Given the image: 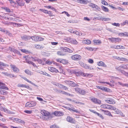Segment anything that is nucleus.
Here are the masks:
<instances>
[{
  "label": "nucleus",
  "instance_id": "f257e3e1",
  "mask_svg": "<svg viewBox=\"0 0 128 128\" xmlns=\"http://www.w3.org/2000/svg\"><path fill=\"white\" fill-rule=\"evenodd\" d=\"M40 113L44 116H42V118L45 120H50L52 118V115L48 112L43 110H42Z\"/></svg>",
  "mask_w": 128,
  "mask_h": 128
},
{
  "label": "nucleus",
  "instance_id": "f03ea898",
  "mask_svg": "<svg viewBox=\"0 0 128 128\" xmlns=\"http://www.w3.org/2000/svg\"><path fill=\"white\" fill-rule=\"evenodd\" d=\"M36 102L31 101L28 102L25 105V106L26 107H31L36 106Z\"/></svg>",
  "mask_w": 128,
  "mask_h": 128
},
{
  "label": "nucleus",
  "instance_id": "7ed1b4c3",
  "mask_svg": "<svg viewBox=\"0 0 128 128\" xmlns=\"http://www.w3.org/2000/svg\"><path fill=\"white\" fill-rule=\"evenodd\" d=\"M71 58L74 60L78 61L81 59V57L80 55L76 54L72 56H71Z\"/></svg>",
  "mask_w": 128,
  "mask_h": 128
},
{
  "label": "nucleus",
  "instance_id": "20e7f679",
  "mask_svg": "<svg viewBox=\"0 0 128 128\" xmlns=\"http://www.w3.org/2000/svg\"><path fill=\"white\" fill-rule=\"evenodd\" d=\"M74 89L76 91L77 93H80L82 95L88 92H87L78 88H75Z\"/></svg>",
  "mask_w": 128,
  "mask_h": 128
},
{
  "label": "nucleus",
  "instance_id": "39448f33",
  "mask_svg": "<svg viewBox=\"0 0 128 128\" xmlns=\"http://www.w3.org/2000/svg\"><path fill=\"white\" fill-rule=\"evenodd\" d=\"M30 36L24 35L21 36L22 39L24 40L27 41L30 40Z\"/></svg>",
  "mask_w": 128,
  "mask_h": 128
},
{
  "label": "nucleus",
  "instance_id": "423d86ee",
  "mask_svg": "<svg viewBox=\"0 0 128 128\" xmlns=\"http://www.w3.org/2000/svg\"><path fill=\"white\" fill-rule=\"evenodd\" d=\"M106 102L110 104H114L115 103V102L113 100L112 98H108L105 100Z\"/></svg>",
  "mask_w": 128,
  "mask_h": 128
},
{
  "label": "nucleus",
  "instance_id": "0eeeda50",
  "mask_svg": "<svg viewBox=\"0 0 128 128\" xmlns=\"http://www.w3.org/2000/svg\"><path fill=\"white\" fill-rule=\"evenodd\" d=\"M48 69L50 71L52 72H55L56 73L59 72L58 70L52 67H48Z\"/></svg>",
  "mask_w": 128,
  "mask_h": 128
},
{
  "label": "nucleus",
  "instance_id": "6e6552de",
  "mask_svg": "<svg viewBox=\"0 0 128 128\" xmlns=\"http://www.w3.org/2000/svg\"><path fill=\"white\" fill-rule=\"evenodd\" d=\"M10 66L14 72L18 73L19 71V70L14 66L11 64Z\"/></svg>",
  "mask_w": 128,
  "mask_h": 128
},
{
  "label": "nucleus",
  "instance_id": "1a4fd4ad",
  "mask_svg": "<svg viewBox=\"0 0 128 128\" xmlns=\"http://www.w3.org/2000/svg\"><path fill=\"white\" fill-rule=\"evenodd\" d=\"M66 120L68 122L72 123H74L75 122L74 120L70 116H68L66 118Z\"/></svg>",
  "mask_w": 128,
  "mask_h": 128
},
{
  "label": "nucleus",
  "instance_id": "9d476101",
  "mask_svg": "<svg viewBox=\"0 0 128 128\" xmlns=\"http://www.w3.org/2000/svg\"><path fill=\"white\" fill-rule=\"evenodd\" d=\"M54 114V115L57 116H61L63 115L64 114L62 112L59 111H55Z\"/></svg>",
  "mask_w": 128,
  "mask_h": 128
},
{
  "label": "nucleus",
  "instance_id": "9b49d317",
  "mask_svg": "<svg viewBox=\"0 0 128 128\" xmlns=\"http://www.w3.org/2000/svg\"><path fill=\"white\" fill-rule=\"evenodd\" d=\"M94 103L96 104H101V101L96 98H93L91 99V100Z\"/></svg>",
  "mask_w": 128,
  "mask_h": 128
},
{
  "label": "nucleus",
  "instance_id": "f8f14e48",
  "mask_svg": "<svg viewBox=\"0 0 128 128\" xmlns=\"http://www.w3.org/2000/svg\"><path fill=\"white\" fill-rule=\"evenodd\" d=\"M16 1L19 6H24V3L22 0H16Z\"/></svg>",
  "mask_w": 128,
  "mask_h": 128
},
{
  "label": "nucleus",
  "instance_id": "ddd939ff",
  "mask_svg": "<svg viewBox=\"0 0 128 128\" xmlns=\"http://www.w3.org/2000/svg\"><path fill=\"white\" fill-rule=\"evenodd\" d=\"M100 110L101 111H102L104 112V114H105L107 115H108L109 116H112V115L110 113V112L109 111H108L107 110H103L101 109Z\"/></svg>",
  "mask_w": 128,
  "mask_h": 128
},
{
  "label": "nucleus",
  "instance_id": "4468645a",
  "mask_svg": "<svg viewBox=\"0 0 128 128\" xmlns=\"http://www.w3.org/2000/svg\"><path fill=\"white\" fill-rule=\"evenodd\" d=\"M76 73H77L79 76L81 75L84 76H88L87 74H85L81 71H79L77 72H76Z\"/></svg>",
  "mask_w": 128,
  "mask_h": 128
},
{
  "label": "nucleus",
  "instance_id": "2eb2a0df",
  "mask_svg": "<svg viewBox=\"0 0 128 128\" xmlns=\"http://www.w3.org/2000/svg\"><path fill=\"white\" fill-rule=\"evenodd\" d=\"M2 66H8L6 64H5L4 63L0 62V70H4Z\"/></svg>",
  "mask_w": 128,
  "mask_h": 128
},
{
  "label": "nucleus",
  "instance_id": "dca6fc26",
  "mask_svg": "<svg viewBox=\"0 0 128 128\" xmlns=\"http://www.w3.org/2000/svg\"><path fill=\"white\" fill-rule=\"evenodd\" d=\"M98 65L99 66H102L104 67H106V65L104 62H100L98 63Z\"/></svg>",
  "mask_w": 128,
  "mask_h": 128
},
{
  "label": "nucleus",
  "instance_id": "f3484780",
  "mask_svg": "<svg viewBox=\"0 0 128 128\" xmlns=\"http://www.w3.org/2000/svg\"><path fill=\"white\" fill-rule=\"evenodd\" d=\"M70 86L72 87H76L78 86V84L72 81H71L70 84Z\"/></svg>",
  "mask_w": 128,
  "mask_h": 128
},
{
  "label": "nucleus",
  "instance_id": "a211bd4d",
  "mask_svg": "<svg viewBox=\"0 0 128 128\" xmlns=\"http://www.w3.org/2000/svg\"><path fill=\"white\" fill-rule=\"evenodd\" d=\"M32 39L33 41H38V36H30V39Z\"/></svg>",
  "mask_w": 128,
  "mask_h": 128
},
{
  "label": "nucleus",
  "instance_id": "6ab92c4d",
  "mask_svg": "<svg viewBox=\"0 0 128 128\" xmlns=\"http://www.w3.org/2000/svg\"><path fill=\"white\" fill-rule=\"evenodd\" d=\"M15 121L17 123L20 122L23 123L24 124L25 123V122L24 121L22 120H21L18 118H16V119H15Z\"/></svg>",
  "mask_w": 128,
  "mask_h": 128
},
{
  "label": "nucleus",
  "instance_id": "aec40b11",
  "mask_svg": "<svg viewBox=\"0 0 128 128\" xmlns=\"http://www.w3.org/2000/svg\"><path fill=\"white\" fill-rule=\"evenodd\" d=\"M119 35L124 36H128V33L124 32V33H121L119 34Z\"/></svg>",
  "mask_w": 128,
  "mask_h": 128
},
{
  "label": "nucleus",
  "instance_id": "412c9836",
  "mask_svg": "<svg viewBox=\"0 0 128 128\" xmlns=\"http://www.w3.org/2000/svg\"><path fill=\"white\" fill-rule=\"evenodd\" d=\"M101 8L105 12H108L109 11V10L108 9L104 6H101Z\"/></svg>",
  "mask_w": 128,
  "mask_h": 128
},
{
  "label": "nucleus",
  "instance_id": "4be33fe9",
  "mask_svg": "<svg viewBox=\"0 0 128 128\" xmlns=\"http://www.w3.org/2000/svg\"><path fill=\"white\" fill-rule=\"evenodd\" d=\"M18 86L19 87H24L27 89H29L30 88L28 86L23 84H18Z\"/></svg>",
  "mask_w": 128,
  "mask_h": 128
},
{
  "label": "nucleus",
  "instance_id": "5701e85b",
  "mask_svg": "<svg viewBox=\"0 0 128 128\" xmlns=\"http://www.w3.org/2000/svg\"><path fill=\"white\" fill-rule=\"evenodd\" d=\"M83 68L86 69H88L90 70L93 69V68L91 66H90L89 65L85 64Z\"/></svg>",
  "mask_w": 128,
  "mask_h": 128
},
{
  "label": "nucleus",
  "instance_id": "b1692460",
  "mask_svg": "<svg viewBox=\"0 0 128 128\" xmlns=\"http://www.w3.org/2000/svg\"><path fill=\"white\" fill-rule=\"evenodd\" d=\"M77 2H78L86 4V1L84 0H76Z\"/></svg>",
  "mask_w": 128,
  "mask_h": 128
},
{
  "label": "nucleus",
  "instance_id": "393cba45",
  "mask_svg": "<svg viewBox=\"0 0 128 128\" xmlns=\"http://www.w3.org/2000/svg\"><path fill=\"white\" fill-rule=\"evenodd\" d=\"M93 42L94 43V44H98L102 43L101 41L99 40H94Z\"/></svg>",
  "mask_w": 128,
  "mask_h": 128
},
{
  "label": "nucleus",
  "instance_id": "a878e982",
  "mask_svg": "<svg viewBox=\"0 0 128 128\" xmlns=\"http://www.w3.org/2000/svg\"><path fill=\"white\" fill-rule=\"evenodd\" d=\"M37 62L38 63L42 65H44L45 64V63H44V61L42 60L38 59H37Z\"/></svg>",
  "mask_w": 128,
  "mask_h": 128
},
{
  "label": "nucleus",
  "instance_id": "bb28decb",
  "mask_svg": "<svg viewBox=\"0 0 128 128\" xmlns=\"http://www.w3.org/2000/svg\"><path fill=\"white\" fill-rule=\"evenodd\" d=\"M4 86L5 85H3L2 84H1L0 86V88L1 89H5L8 90V88L6 86Z\"/></svg>",
  "mask_w": 128,
  "mask_h": 128
},
{
  "label": "nucleus",
  "instance_id": "cd10ccee",
  "mask_svg": "<svg viewBox=\"0 0 128 128\" xmlns=\"http://www.w3.org/2000/svg\"><path fill=\"white\" fill-rule=\"evenodd\" d=\"M123 68V66H119L118 67H115V68L118 71L121 72L122 70H121V69Z\"/></svg>",
  "mask_w": 128,
  "mask_h": 128
},
{
  "label": "nucleus",
  "instance_id": "c85d7f7f",
  "mask_svg": "<svg viewBox=\"0 0 128 128\" xmlns=\"http://www.w3.org/2000/svg\"><path fill=\"white\" fill-rule=\"evenodd\" d=\"M100 19H101L102 21H104L110 20H111L110 18H101Z\"/></svg>",
  "mask_w": 128,
  "mask_h": 128
},
{
  "label": "nucleus",
  "instance_id": "c756f323",
  "mask_svg": "<svg viewBox=\"0 0 128 128\" xmlns=\"http://www.w3.org/2000/svg\"><path fill=\"white\" fill-rule=\"evenodd\" d=\"M1 91L0 94H1L6 95L8 94V92L4 90H1Z\"/></svg>",
  "mask_w": 128,
  "mask_h": 128
},
{
  "label": "nucleus",
  "instance_id": "7c9ffc66",
  "mask_svg": "<svg viewBox=\"0 0 128 128\" xmlns=\"http://www.w3.org/2000/svg\"><path fill=\"white\" fill-rule=\"evenodd\" d=\"M102 90L107 92H109L110 90V89L105 87H103Z\"/></svg>",
  "mask_w": 128,
  "mask_h": 128
},
{
  "label": "nucleus",
  "instance_id": "2f4dec72",
  "mask_svg": "<svg viewBox=\"0 0 128 128\" xmlns=\"http://www.w3.org/2000/svg\"><path fill=\"white\" fill-rule=\"evenodd\" d=\"M68 110L70 111H73L74 112H76V113H79V112L77 110H74L73 109H72L70 108H68Z\"/></svg>",
  "mask_w": 128,
  "mask_h": 128
},
{
  "label": "nucleus",
  "instance_id": "473e14b6",
  "mask_svg": "<svg viewBox=\"0 0 128 128\" xmlns=\"http://www.w3.org/2000/svg\"><path fill=\"white\" fill-rule=\"evenodd\" d=\"M88 5L90 6L91 7L93 8H94L95 6L96 5V4L92 3H90Z\"/></svg>",
  "mask_w": 128,
  "mask_h": 128
},
{
  "label": "nucleus",
  "instance_id": "72a5a7b5",
  "mask_svg": "<svg viewBox=\"0 0 128 128\" xmlns=\"http://www.w3.org/2000/svg\"><path fill=\"white\" fill-rule=\"evenodd\" d=\"M121 72L122 74L128 77V72H127L124 70H122Z\"/></svg>",
  "mask_w": 128,
  "mask_h": 128
},
{
  "label": "nucleus",
  "instance_id": "f704fd0d",
  "mask_svg": "<svg viewBox=\"0 0 128 128\" xmlns=\"http://www.w3.org/2000/svg\"><path fill=\"white\" fill-rule=\"evenodd\" d=\"M102 3L105 5H108V3L104 0H102Z\"/></svg>",
  "mask_w": 128,
  "mask_h": 128
},
{
  "label": "nucleus",
  "instance_id": "c9c22d12",
  "mask_svg": "<svg viewBox=\"0 0 128 128\" xmlns=\"http://www.w3.org/2000/svg\"><path fill=\"white\" fill-rule=\"evenodd\" d=\"M116 38H109L108 39L109 40H110L112 42H115V39Z\"/></svg>",
  "mask_w": 128,
  "mask_h": 128
},
{
  "label": "nucleus",
  "instance_id": "e433bc0d",
  "mask_svg": "<svg viewBox=\"0 0 128 128\" xmlns=\"http://www.w3.org/2000/svg\"><path fill=\"white\" fill-rule=\"evenodd\" d=\"M25 72L27 74L31 75V72L28 70H25Z\"/></svg>",
  "mask_w": 128,
  "mask_h": 128
},
{
  "label": "nucleus",
  "instance_id": "4c0bfd02",
  "mask_svg": "<svg viewBox=\"0 0 128 128\" xmlns=\"http://www.w3.org/2000/svg\"><path fill=\"white\" fill-rule=\"evenodd\" d=\"M84 42L88 44H90L91 43V41L89 40H84Z\"/></svg>",
  "mask_w": 128,
  "mask_h": 128
},
{
  "label": "nucleus",
  "instance_id": "58836bf2",
  "mask_svg": "<svg viewBox=\"0 0 128 128\" xmlns=\"http://www.w3.org/2000/svg\"><path fill=\"white\" fill-rule=\"evenodd\" d=\"M38 41H43L44 38L38 36Z\"/></svg>",
  "mask_w": 128,
  "mask_h": 128
},
{
  "label": "nucleus",
  "instance_id": "ea45409f",
  "mask_svg": "<svg viewBox=\"0 0 128 128\" xmlns=\"http://www.w3.org/2000/svg\"><path fill=\"white\" fill-rule=\"evenodd\" d=\"M57 54L58 55L61 56H63L65 55L64 54L62 53L60 51H58L57 52Z\"/></svg>",
  "mask_w": 128,
  "mask_h": 128
},
{
  "label": "nucleus",
  "instance_id": "a19ab883",
  "mask_svg": "<svg viewBox=\"0 0 128 128\" xmlns=\"http://www.w3.org/2000/svg\"><path fill=\"white\" fill-rule=\"evenodd\" d=\"M115 39L116 40H115V42H121V39L120 38H116Z\"/></svg>",
  "mask_w": 128,
  "mask_h": 128
},
{
  "label": "nucleus",
  "instance_id": "79ce46f5",
  "mask_svg": "<svg viewBox=\"0 0 128 128\" xmlns=\"http://www.w3.org/2000/svg\"><path fill=\"white\" fill-rule=\"evenodd\" d=\"M36 48H44V47L42 45H40L38 44L36 46Z\"/></svg>",
  "mask_w": 128,
  "mask_h": 128
},
{
  "label": "nucleus",
  "instance_id": "37998d69",
  "mask_svg": "<svg viewBox=\"0 0 128 128\" xmlns=\"http://www.w3.org/2000/svg\"><path fill=\"white\" fill-rule=\"evenodd\" d=\"M52 61H50V60H48L46 61V63L48 64H51L52 63Z\"/></svg>",
  "mask_w": 128,
  "mask_h": 128
},
{
  "label": "nucleus",
  "instance_id": "c03bdc74",
  "mask_svg": "<svg viewBox=\"0 0 128 128\" xmlns=\"http://www.w3.org/2000/svg\"><path fill=\"white\" fill-rule=\"evenodd\" d=\"M2 110H1L2 111H4L5 112H7L8 109L6 108H3L2 107L1 108Z\"/></svg>",
  "mask_w": 128,
  "mask_h": 128
},
{
  "label": "nucleus",
  "instance_id": "a18cd8bd",
  "mask_svg": "<svg viewBox=\"0 0 128 128\" xmlns=\"http://www.w3.org/2000/svg\"><path fill=\"white\" fill-rule=\"evenodd\" d=\"M0 31L4 32H6L8 33V31L5 30L4 28H2L1 27H0Z\"/></svg>",
  "mask_w": 128,
  "mask_h": 128
},
{
  "label": "nucleus",
  "instance_id": "49530a36",
  "mask_svg": "<svg viewBox=\"0 0 128 128\" xmlns=\"http://www.w3.org/2000/svg\"><path fill=\"white\" fill-rule=\"evenodd\" d=\"M50 128H59V127L57 126H56L55 125H53L52 126H50Z\"/></svg>",
  "mask_w": 128,
  "mask_h": 128
},
{
  "label": "nucleus",
  "instance_id": "de8ad7c7",
  "mask_svg": "<svg viewBox=\"0 0 128 128\" xmlns=\"http://www.w3.org/2000/svg\"><path fill=\"white\" fill-rule=\"evenodd\" d=\"M24 112L28 114H31L32 112V111L31 110H25Z\"/></svg>",
  "mask_w": 128,
  "mask_h": 128
},
{
  "label": "nucleus",
  "instance_id": "09e8293b",
  "mask_svg": "<svg viewBox=\"0 0 128 128\" xmlns=\"http://www.w3.org/2000/svg\"><path fill=\"white\" fill-rule=\"evenodd\" d=\"M112 24L116 26L119 27L120 26V24L119 23H114Z\"/></svg>",
  "mask_w": 128,
  "mask_h": 128
},
{
  "label": "nucleus",
  "instance_id": "8fccbe9b",
  "mask_svg": "<svg viewBox=\"0 0 128 128\" xmlns=\"http://www.w3.org/2000/svg\"><path fill=\"white\" fill-rule=\"evenodd\" d=\"M86 48L87 50H90V51H92L93 50H94L92 48L90 47H86Z\"/></svg>",
  "mask_w": 128,
  "mask_h": 128
},
{
  "label": "nucleus",
  "instance_id": "3c124183",
  "mask_svg": "<svg viewBox=\"0 0 128 128\" xmlns=\"http://www.w3.org/2000/svg\"><path fill=\"white\" fill-rule=\"evenodd\" d=\"M94 8H95L98 11H100V8L99 7V6H98L96 5Z\"/></svg>",
  "mask_w": 128,
  "mask_h": 128
},
{
  "label": "nucleus",
  "instance_id": "603ef678",
  "mask_svg": "<svg viewBox=\"0 0 128 128\" xmlns=\"http://www.w3.org/2000/svg\"><path fill=\"white\" fill-rule=\"evenodd\" d=\"M72 42L73 44H77L78 43L76 40L74 39H73Z\"/></svg>",
  "mask_w": 128,
  "mask_h": 128
},
{
  "label": "nucleus",
  "instance_id": "864d4df0",
  "mask_svg": "<svg viewBox=\"0 0 128 128\" xmlns=\"http://www.w3.org/2000/svg\"><path fill=\"white\" fill-rule=\"evenodd\" d=\"M4 9L7 12H11L9 8L6 7L4 8Z\"/></svg>",
  "mask_w": 128,
  "mask_h": 128
},
{
  "label": "nucleus",
  "instance_id": "5fc2aeb1",
  "mask_svg": "<svg viewBox=\"0 0 128 128\" xmlns=\"http://www.w3.org/2000/svg\"><path fill=\"white\" fill-rule=\"evenodd\" d=\"M71 81L70 80H66L64 81V82L66 84L70 85Z\"/></svg>",
  "mask_w": 128,
  "mask_h": 128
},
{
  "label": "nucleus",
  "instance_id": "6e6d98bb",
  "mask_svg": "<svg viewBox=\"0 0 128 128\" xmlns=\"http://www.w3.org/2000/svg\"><path fill=\"white\" fill-rule=\"evenodd\" d=\"M120 60H122L123 61H128V60L127 59L125 58H120Z\"/></svg>",
  "mask_w": 128,
  "mask_h": 128
},
{
  "label": "nucleus",
  "instance_id": "4d7b16f0",
  "mask_svg": "<svg viewBox=\"0 0 128 128\" xmlns=\"http://www.w3.org/2000/svg\"><path fill=\"white\" fill-rule=\"evenodd\" d=\"M61 61V62L63 64H65L66 63V62H66V60H65L64 59H62V60Z\"/></svg>",
  "mask_w": 128,
  "mask_h": 128
},
{
  "label": "nucleus",
  "instance_id": "13d9d810",
  "mask_svg": "<svg viewBox=\"0 0 128 128\" xmlns=\"http://www.w3.org/2000/svg\"><path fill=\"white\" fill-rule=\"evenodd\" d=\"M96 114L99 116L100 118H101L102 119H103L104 118L103 116L101 114L97 112Z\"/></svg>",
  "mask_w": 128,
  "mask_h": 128
},
{
  "label": "nucleus",
  "instance_id": "bf43d9fd",
  "mask_svg": "<svg viewBox=\"0 0 128 128\" xmlns=\"http://www.w3.org/2000/svg\"><path fill=\"white\" fill-rule=\"evenodd\" d=\"M88 62L90 63L93 64L94 63L93 60L92 59H89L88 60Z\"/></svg>",
  "mask_w": 128,
  "mask_h": 128
},
{
  "label": "nucleus",
  "instance_id": "052dcab7",
  "mask_svg": "<svg viewBox=\"0 0 128 128\" xmlns=\"http://www.w3.org/2000/svg\"><path fill=\"white\" fill-rule=\"evenodd\" d=\"M52 83L53 84L56 86H59V84L58 83H56L55 82H53Z\"/></svg>",
  "mask_w": 128,
  "mask_h": 128
},
{
  "label": "nucleus",
  "instance_id": "680f3d73",
  "mask_svg": "<svg viewBox=\"0 0 128 128\" xmlns=\"http://www.w3.org/2000/svg\"><path fill=\"white\" fill-rule=\"evenodd\" d=\"M10 1V3L12 4H15V2L14 0H8Z\"/></svg>",
  "mask_w": 128,
  "mask_h": 128
},
{
  "label": "nucleus",
  "instance_id": "e2e57ef3",
  "mask_svg": "<svg viewBox=\"0 0 128 128\" xmlns=\"http://www.w3.org/2000/svg\"><path fill=\"white\" fill-rule=\"evenodd\" d=\"M107 104H103L101 105V107L102 108H106V107Z\"/></svg>",
  "mask_w": 128,
  "mask_h": 128
},
{
  "label": "nucleus",
  "instance_id": "0e129e2a",
  "mask_svg": "<svg viewBox=\"0 0 128 128\" xmlns=\"http://www.w3.org/2000/svg\"><path fill=\"white\" fill-rule=\"evenodd\" d=\"M2 22L3 24H5V25H8V24H12V22H10L8 23L7 22Z\"/></svg>",
  "mask_w": 128,
  "mask_h": 128
},
{
  "label": "nucleus",
  "instance_id": "69168bd1",
  "mask_svg": "<svg viewBox=\"0 0 128 128\" xmlns=\"http://www.w3.org/2000/svg\"><path fill=\"white\" fill-rule=\"evenodd\" d=\"M7 112L8 114H14V113L13 112H10L8 110Z\"/></svg>",
  "mask_w": 128,
  "mask_h": 128
},
{
  "label": "nucleus",
  "instance_id": "338daca9",
  "mask_svg": "<svg viewBox=\"0 0 128 128\" xmlns=\"http://www.w3.org/2000/svg\"><path fill=\"white\" fill-rule=\"evenodd\" d=\"M63 49L64 51L65 52H68V48L65 47L63 48Z\"/></svg>",
  "mask_w": 128,
  "mask_h": 128
},
{
  "label": "nucleus",
  "instance_id": "774afa93",
  "mask_svg": "<svg viewBox=\"0 0 128 128\" xmlns=\"http://www.w3.org/2000/svg\"><path fill=\"white\" fill-rule=\"evenodd\" d=\"M114 110L115 111V112H116V113L117 114H119V113H120V110L118 109H116H116Z\"/></svg>",
  "mask_w": 128,
  "mask_h": 128
}]
</instances>
